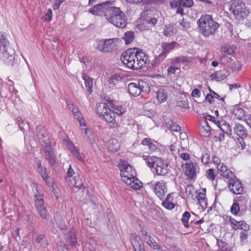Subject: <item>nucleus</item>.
I'll list each match as a JSON object with an SVG mask.
<instances>
[{"instance_id": "e2e57ef3", "label": "nucleus", "mask_w": 251, "mask_h": 251, "mask_svg": "<svg viewBox=\"0 0 251 251\" xmlns=\"http://www.w3.org/2000/svg\"><path fill=\"white\" fill-rule=\"evenodd\" d=\"M63 143L67 146L69 151L75 147L73 143L68 139H64Z\"/></svg>"}, {"instance_id": "72a5a7b5", "label": "nucleus", "mask_w": 251, "mask_h": 251, "mask_svg": "<svg viewBox=\"0 0 251 251\" xmlns=\"http://www.w3.org/2000/svg\"><path fill=\"white\" fill-rule=\"evenodd\" d=\"M148 245L152 249L156 251H166L165 250H160V245L155 241L151 236H148V240L147 241Z\"/></svg>"}, {"instance_id": "338daca9", "label": "nucleus", "mask_w": 251, "mask_h": 251, "mask_svg": "<svg viewBox=\"0 0 251 251\" xmlns=\"http://www.w3.org/2000/svg\"><path fill=\"white\" fill-rule=\"evenodd\" d=\"M210 159V155L206 153L203 155L201 157V162L203 164H207L209 161Z\"/></svg>"}, {"instance_id": "423d86ee", "label": "nucleus", "mask_w": 251, "mask_h": 251, "mask_svg": "<svg viewBox=\"0 0 251 251\" xmlns=\"http://www.w3.org/2000/svg\"><path fill=\"white\" fill-rule=\"evenodd\" d=\"M217 169L221 175L224 177L228 178L229 187H235V188H243L242 184L240 180L237 178L235 174L227 169V167L223 163L218 164Z\"/></svg>"}, {"instance_id": "0e129e2a", "label": "nucleus", "mask_w": 251, "mask_h": 251, "mask_svg": "<svg viewBox=\"0 0 251 251\" xmlns=\"http://www.w3.org/2000/svg\"><path fill=\"white\" fill-rule=\"evenodd\" d=\"M58 251H69L66 245L63 242H60L57 244Z\"/></svg>"}, {"instance_id": "4d7b16f0", "label": "nucleus", "mask_w": 251, "mask_h": 251, "mask_svg": "<svg viewBox=\"0 0 251 251\" xmlns=\"http://www.w3.org/2000/svg\"><path fill=\"white\" fill-rule=\"evenodd\" d=\"M178 70H179V67H176L173 64L167 70L168 75L171 76L172 75H175L176 71Z\"/></svg>"}, {"instance_id": "6ab92c4d", "label": "nucleus", "mask_w": 251, "mask_h": 251, "mask_svg": "<svg viewBox=\"0 0 251 251\" xmlns=\"http://www.w3.org/2000/svg\"><path fill=\"white\" fill-rule=\"evenodd\" d=\"M206 189H198L196 191V198L200 206L203 209L207 207V200L206 198Z\"/></svg>"}, {"instance_id": "864d4df0", "label": "nucleus", "mask_w": 251, "mask_h": 251, "mask_svg": "<svg viewBox=\"0 0 251 251\" xmlns=\"http://www.w3.org/2000/svg\"><path fill=\"white\" fill-rule=\"evenodd\" d=\"M248 230H243L240 233V238L242 244L247 243L249 237Z\"/></svg>"}, {"instance_id": "2f4dec72", "label": "nucleus", "mask_w": 251, "mask_h": 251, "mask_svg": "<svg viewBox=\"0 0 251 251\" xmlns=\"http://www.w3.org/2000/svg\"><path fill=\"white\" fill-rule=\"evenodd\" d=\"M231 69L232 71H238L241 69V65L236 60L231 58V61H228L227 64H224Z\"/></svg>"}, {"instance_id": "4468645a", "label": "nucleus", "mask_w": 251, "mask_h": 251, "mask_svg": "<svg viewBox=\"0 0 251 251\" xmlns=\"http://www.w3.org/2000/svg\"><path fill=\"white\" fill-rule=\"evenodd\" d=\"M109 1H106L100 4H98L90 8L89 12L94 15L102 16L105 17L106 11L108 10V8H109Z\"/></svg>"}, {"instance_id": "393cba45", "label": "nucleus", "mask_w": 251, "mask_h": 251, "mask_svg": "<svg viewBox=\"0 0 251 251\" xmlns=\"http://www.w3.org/2000/svg\"><path fill=\"white\" fill-rule=\"evenodd\" d=\"M128 90L132 96L134 97L139 96L142 90L140 82L129 83L128 85Z\"/></svg>"}, {"instance_id": "4c0bfd02", "label": "nucleus", "mask_w": 251, "mask_h": 251, "mask_svg": "<svg viewBox=\"0 0 251 251\" xmlns=\"http://www.w3.org/2000/svg\"><path fill=\"white\" fill-rule=\"evenodd\" d=\"M159 159V158L153 156H147L146 158H144L146 164L153 169L155 167L157 161H158Z\"/></svg>"}, {"instance_id": "774afa93", "label": "nucleus", "mask_w": 251, "mask_h": 251, "mask_svg": "<svg viewBox=\"0 0 251 251\" xmlns=\"http://www.w3.org/2000/svg\"><path fill=\"white\" fill-rule=\"evenodd\" d=\"M184 3V7H191L194 4L193 0H183Z\"/></svg>"}, {"instance_id": "f3484780", "label": "nucleus", "mask_w": 251, "mask_h": 251, "mask_svg": "<svg viewBox=\"0 0 251 251\" xmlns=\"http://www.w3.org/2000/svg\"><path fill=\"white\" fill-rule=\"evenodd\" d=\"M65 179L68 186L70 188L74 187H75V188H85L87 187L81 182V180L78 176H75L74 177L66 178Z\"/></svg>"}, {"instance_id": "c03bdc74", "label": "nucleus", "mask_w": 251, "mask_h": 251, "mask_svg": "<svg viewBox=\"0 0 251 251\" xmlns=\"http://www.w3.org/2000/svg\"><path fill=\"white\" fill-rule=\"evenodd\" d=\"M213 75H214L217 81H220L225 79L227 75L226 70H222L216 72Z\"/></svg>"}, {"instance_id": "69168bd1", "label": "nucleus", "mask_w": 251, "mask_h": 251, "mask_svg": "<svg viewBox=\"0 0 251 251\" xmlns=\"http://www.w3.org/2000/svg\"><path fill=\"white\" fill-rule=\"evenodd\" d=\"M72 112L75 119L78 120L79 118L81 116V114L80 111L78 110L77 108L73 107L72 109H71Z\"/></svg>"}, {"instance_id": "a18cd8bd", "label": "nucleus", "mask_w": 251, "mask_h": 251, "mask_svg": "<svg viewBox=\"0 0 251 251\" xmlns=\"http://www.w3.org/2000/svg\"><path fill=\"white\" fill-rule=\"evenodd\" d=\"M119 148L118 141L115 139L109 141L108 150L111 151H117Z\"/></svg>"}, {"instance_id": "4be33fe9", "label": "nucleus", "mask_w": 251, "mask_h": 251, "mask_svg": "<svg viewBox=\"0 0 251 251\" xmlns=\"http://www.w3.org/2000/svg\"><path fill=\"white\" fill-rule=\"evenodd\" d=\"M130 238L134 251H138L139 250L144 248V244L142 241L137 234L135 233H132L130 236Z\"/></svg>"}, {"instance_id": "1a4fd4ad", "label": "nucleus", "mask_w": 251, "mask_h": 251, "mask_svg": "<svg viewBox=\"0 0 251 251\" xmlns=\"http://www.w3.org/2000/svg\"><path fill=\"white\" fill-rule=\"evenodd\" d=\"M35 205L38 213L43 219H46L48 216L47 210L44 205L43 195L40 194L37 190V194L35 195Z\"/></svg>"}, {"instance_id": "c85d7f7f", "label": "nucleus", "mask_w": 251, "mask_h": 251, "mask_svg": "<svg viewBox=\"0 0 251 251\" xmlns=\"http://www.w3.org/2000/svg\"><path fill=\"white\" fill-rule=\"evenodd\" d=\"M200 132L202 136L208 137L211 135V127L208 123L204 121L201 124Z\"/></svg>"}, {"instance_id": "b1692460", "label": "nucleus", "mask_w": 251, "mask_h": 251, "mask_svg": "<svg viewBox=\"0 0 251 251\" xmlns=\"http://www.w3.org/2000/svg\"><path fill=\"white\" fill-rule=\"evenodd\" d=\"M141 144L143 146H148L149 149L151 151H155L158 149L159 145V143L157 141L149 138L143 139L141 142Z\"/></svg>"}, {"instance_id": "7c9ffc66", "label": "nucleus", "mask_w": 251, "mask_h": 251, "mask_svg": "<svg viewBox=\"0 0 251 251\" xmlns=\"http://www.w3.org/2000/svg\"><path fill=\"white\" fill-rule=\"evenodd\" d=\"M171 6L172 8H177V12L180 14H183V7L184 3L183 0H173L171 2Z\"/></svg>"}, {"instance_id": "c9c22d12", "label": "nucleus", "mask_w": 251, "mask_h": 251, "mask_svg": "<svg viewBox=\"0 0 251 251\" xmlns=\"http://www.w3.org/2000/svg\"><path fill=\"white\" fill-rule=\"evenodd\" d=\"M38 171L39 173H40L41 176H42L43 178L44 179V180L46 181V183L48 185L49 187L51 186V183L50 182H48V176L47 173L46 171V168L42 166L41 164L40 163H38Z\"/></svg>"}, {"instance_id": "37998d69", "label": "nucleus", "mask_w": 251, "mask_h": 251, "mask_svg": "<svg viewBox=\"0 0 251 251\" xmlns=\"http://www.w3.org/2000/svg\"><path fill=\"white\" fill-rule=\"evenodd\" d=\"M82 78L85 81V86L87 89V91L91 92L93 85L92 79L84 74L82 75Z\"/></svg>"}, {"instance_id": "bb28decb", "label": "nucleus", "mask_w": 251, "mask_h": 251, "mask_svg": "<svg viewBox=\"0 0 251 251\" xmlns=\"http://www.w3.org/2000/svg\"><path fill=\"white\" fill-rule=\"evenodd\" d=\"M216 125L224 133L229 135H231L232 129L231 126L225 120L218 121L216 123Z\"/></svg>"}, {"instance_id": "39448f33", "label": "nucleus", "mask_w": 251, "mask_h": 251, "mask_svg": "<svg viewBox=\"0 0 251 251\" xmlns=\"http://www.w3.org/2000/svg\"><path fill=\"white\" fill-rule=\"evenodd\" d=\"M119 38L100 39L96 41V49L102 53H109L116 50L119 43Z\"/></svg>"}, {"instance_id": "58836bf2", "label": "nucleus", "mask_w": 251, "mask_h": 251, "mask_svg": "<svg viewBox=\"0 0 251 251\" xmlns=\"http://www.w3.org/2000/svg\"><path fill=\"white\" fill-rule=\"evenodd\" d=\"M9 43L4 34L0 33V51L9 47Z\"/></svg>"}, {"instance_id": "a878e982", "label": "nucleus", "mask_w": 251, "mask_h": 251, "mask_svg": "<svg viewBox=\"0 0 251 251\" xmlns=\"http://www.w3.org/2000/svg\"><path fill=\"white\" fill-rule=\"evenodd\" d=\"M66 241L72 247H75L77 243V239L76 238V233L74 229L71 230L66 235Z\"/></svg>"}, {"instance_id": "a211bd4d", "label": "nucleus", "mask_w": 251, "mask_h": 251, "mask_svg": "<svg viewBox=\"0 0 251 251\" xmlns=\"http://www.w3.org/2000/svg\"><path fill=\"white\" fill-rule=\"evenodd\" d=\"M229 223L231 228L233 230L242 229L243 230H249L250 226L244 221L237 222L234 219L231 217L229 218Z\"/></svg>"}, {"instance_id": "49530a36", "label": "nucleus", "mask_w": 251, "mask_h": 251, "mask_svg": "<svg viewBox=\"0 0 251 251\" xmlns=\"http://www.w3.org/2000/svg\"><path fill=\"white\" fill-rule=\"evenodd\" d=\"M124 40L125 41V43L126 45L129 44L130 43H131L134 38V33L132 31H127L126 32L123 38Z\"/></svg>"}, {"instance_id": "3c124183", "label": "nucleus", "mask_w": 251, "mask_h": 251, "mask_svg": "<svg viewBox=\"0 0 251 251\" xmlns=\"http://www.w3.org/2000/svg\"><path fill=\"white\" fill-rule=\"evenodd\" d=\"M72 155L75 157L78 160L83 162L84 161V157L82 154H81L77 148L75 147L71 151H70Z\"/></svg>"}, {"instance_id": "0eeeda50", "label": "nucleus", "mask_w": 251, "mask_h": 251, "mask_svg": "<svg viewBox=\"0 0 251 251\" xmlns=\"http://www.w3.org/2000/svg\"><path fill=\"white\" fill-rule=\"evenodd\" d=\"M229 10L238 20H242L246 18L250 13L245 4L240 0L231 1Z\"/></svg>"}, {"instance_id": "9b49d317", "label": "nucleus", "mask_w": 251, "mask_h": 251, "mask_svg": "<svg viewBox=\"0 0 251 251\" xmlns=\"http://www.w3.org/2000/svg\"><path fill=\"white\" fill-rule=\"evenodd\" d=\"M177 43L175 42L171 43L163 42L162 43L161 47L162 48V52L155 57V62L160 63L163 61L166 57L167 54L172 50H173Z\"/></svg>"}, {"instance_id": "2eb2a0df", "label": "nucleus", "mask_w": 251, "mask_h": 251, "mask_svg": "<svg viewBox=\"0 0 251 251\" xmlns=\"http://www.w3.org/2000/svg\"><path fill=\"white\" fill-rule=\"evenodd\" d=\"M135 59L133 60L134 64L136 65L135 66V68L132 66H129V68L133 70H138L141 69L144 67L148 62L149 57L144 52L141 50L136 56Z\"/></svg>"}, {"instance_id": "aec40b11", "label": "nucleus", "mask_w": 251, "mask_h": 251, "mask_svg": "<svg viewBox=\"0 0 251 251\" xmlns=\"http://www.w3.org/2000/svg\"><path fill=\"white\" fill-rule=\"evenodd\" d=\"M168 164L165 163L164 160L159 158L153 169L157 175H165L168 173Z\"/></svg>"}, {"instance_id": "8fccbe9b", "label": "nucleus", "mask_w": 251, "mask_h": 251, "mask_svg": "<svg viewBox=\"0 0 251 251\" xmlns=\"http://www.w3.org/2000/svg\"><path fill=\"white\" fill-rule=\"evenodd\" d=\"M187 62H188V59L186 57L184 56H180L171 59V63L174 65L181 63H185Z\"/></svg>"}, {"instance_id": "bf43d9fd", "label": "nucleus", "mask_w": 251, "mask_h": 251, "mask_svg": "<svg viewBox=\"0 0 251 251\" xmlns=\"http://www.w3.org/2000/svg\"><path fill=\"white\" fill-rule=\"evenodd\" d=\"M66 0H52V8L54 10L59 9L60 5L64 2Z\"/></svg>"}, {"instance_id": "ea45409f", "label": "nucleus", "mask_w": 251, "mask_h": 251, "mask_svg": "<svg viewBox=\"0 0 251 251\" xmlns=\"http://www.w3.org/2000/svg\"><path fill=\"white\" fill-rule=\"evenodd\" d=\"M232 112L238 120H242L245 117V113L243 109L238 106H236L234 107Z\"/></svg>"}, {"instance_id": "f03ea898", "label": "nucleus", "mask_w": 251, "mask_h": 251, "mask_svg": "<svg viewBox=\"0 0 251 251\" xmlns=\"http://www.w3.org/2000/svg\"><path fill=\"white\" fill-rule=\"evenodd\" d=\"M198 25L200 33L206 37L214 35L219 27V24L213 20L212 16L207 14L201 16Z\"/></svg>"}, {"instance_id": "09e8293b", "label": "nucleus", "mask_w": 251, "mask_h": 251, "mask_svg": "<svg viewBox=\"0 0 251 251\" xmlns=\"http://www.w3.org/2000/svg\"><path fill=\"white\" fill-rule=\"evenodd\" d=\"M166 126L172 131L177 132L181 129L180 127L178 125H176L174 121L171 120L166 124Z\"/></svg>"}, {"instance_id": "13d9d810", "label": "nucleus", "mask_w": 251, "mask_h": 251, "mask_svg": "<svg viewBox=\"0 0 251 251\" xmlns=\"http://www.w3.org/2000/svg\"><path fill=\"white\" fill-rule=\"evenodd\" d=\"M206 176L210 180H213L215 178V175L214 173V170L213 169H208L206 173Z\"/></svg>"}, {"instance_id": "5701e85b", "label": "nucleus", "mask_w": 251, "mask_h": 251, "mask_svg": "<svg viewBox=\"0 0 251 251\" xmlns=\"http://www.w3.org/2000/svg\"><path fill=\"white\" fill-rule=\"evenodd\" d=\"M108 103L109 104L111 107L113 109L115 114L121 116L124 114L126 111V107L121 105L119 104L116 103L113 100H107Z\"/></svg>"}, {"instance_id": "9d476101", "label": "nucleus", "mask_w": 251, "mask_h": 251, "mask_svg": "<svg viewBox=\"0 0 251 251\" xmlns=\"http://www.w3.org/2000/svg\"><path fill=\"white\" fill-rule=\"evenodd\" d=\"M182 168L186 176L191 179L196 177L197 174L199 172V168L195 162L187 161L182 164Z\"/></svg>"}, {"instance_id": "e433bc0d", "label": "nucleus", "mask_w": 251, "mask_h": 251, "mask_svg": "<svg viewBox=\"0 0 251 251\" xmlns=\"http://www.w3.org/2000/svg\"><path fill=\"white\" fill-rule=\"evenodd\" d=\"M109 109L107 105L105 103H99L96 106V112L99 114L100 116H102Z\"/></svg>"}, {"instance_id": "a19ab883", "label": "nucleus", "mask_w": 251, "mask_h": 251, "mask_svg": "<svg viewBox=\"0 0 251 251\" xmlns=\"http://www.w3.org/2000/svg\"><path fill=\"white\" fill-rule=\"evenodd\" d=\"M167 95L163 89H159L156 93V98L159 103L164 102L167 99Z\"/></svg>"}, {"instance_id": "6e6d98bb", "label": "nucleus", "mask_w": 251, "mask_h": 251, "mask_svg": "<svg viewBox=\"0 0 251 251\" xmlns=\"http://www.w3.org/2000/svg\"><path fill=\"white\" fill-rule=\"evenodd\" d=\"M164 189H153L155 195L160 199L162 200L165 195L166 192L164 191Z\"/></svg>"}, {"instance_id": "de8ad7c7", "label": "nucleus", "mask_w": 251, "mask_h": 251, "mask_svg": "<svg viewBox=\"0 0 251 251\" xmlns=\"http://www.w3.org/2000/svg\"><path fill=\"white\" fill-rule=\"evenodd\" d=\"M218 244L221 251H230L229 245L221 239H217Z\"/></svg>"}, {"instance_id": "dca6fc26", "label": "nucleus", "mask_w": 251, "mask_h": 251, "mask_svg": "<svg viewBox=\"0 0 251 251\" xmlns=\"http://www.w3.org/2000/svg\"><path fill=\"white\" fill-rule=\"evenodd\" d=\"M233 129L234 133L241 138V141L240 143L241 144L242 148L244 149L245 147V144L243 139L247 137L248 132L247 130L242 125L240 124H235Z\"/></svg>"}, {"instance_id": "5fc2aeb1", "label": "nucleus", "mask_w": 251, "mask_h": 251, "mask_svg": "<svg viewBox=\"0 0 251 251\" xmlns=\"http://www.w3.org/2000/svg\"><path fill=\"white\" fill-rule=\"evenodd\" d=\"M174 32L171 25L166 26L164 29V34L167 37H171L174 35Z\"/></svg>"}, {"instance_id": "f257e3e1", "label": "nucleus", "mask_w": 251, "mask_h": 251, "mask_svg": "<svg viewBox=\"0 0 251 251\" xmlns=\"http://www.w3.org/2000/svg\"><path fill=\"white\" fill-rule=\"evenodd\" d=\"M122 181L130 188H141L143 183L135 177V170L129 164L125 163L119 165Z\"/></svg>"}, {"instance_id": "79ce46f5", "label": "nucleus", "mask_w": 251, "mask_h": 251, "mask_svg": "<svg viewBox=\"0 0 251 251\" xmlns=\"http://www.w3.org/2000/svg\"><path fill=\"white\" fill-rule=\"evenodd\" d=\"M171 195V194H168L165 200L162 202L163 206L169 210L173 209L175 207V204L170 201Z\"/></svg>"}, {"instance_id": "603ef678", "label": "nucleus", "mask_w": 251, "mask_h": 251, "mask_svg": "<svg viewBox=\"0 0 251 251\" xmlns=\"http://www.w3.org/2000/svg\"><path fill=\"white\" fill-rule=\"evenodd\" d=\"M190 217V214L189 212L186 211L185 212L182 217L181 221L186 228H188L189 227V225L188 224V221Z\"/></svg>"}, {"instance_id": "f704fd0d", "label": "nucleus", "mask_w": 251, "mask_h": 251, "mask_svg": "<svg viewBox=\"0 0 251 251\" xmlns=\"http://www.w3.org/2000/svg\"><path fill=\"white\" fill-rule=\"evenodd\" d=\"M35 241L39 246L43 249L46 248L49 243L46 237L43 234L38 235L35 239Z\"/></svg>"}, {"instance_id": "7ed1b4c3", "label": "nucleus", "mask_w": 251, "mask_h": 251, "mask_svg": "<svg viewBox=\"0 0 251 251\" xmlns=\"http://www.w3.org/2000/svg\"><path fill=\"white\" fill-rule=\"evenodd\" d=\"M105 19L111 24L119 28H124L127 24L125 14L117 7L110 6L105 14Z\"/></svg>"}, {"instance_id": "20e7f679", "label": "nucleus", "mask_w": 251, "mask_h": 251, "mask_svg": "<svg viewBox=\"0 0 251 251\" xmlns=\"http://www.w3.org/2000/svg\"><path fill=\"white\" fill-rule=\"evenodd\" d=\"M158 12L155 10L147 9L141 14L142 22L137 25V28L142 31L148 30L157 23Z\"/></svg>"}, {"instance_id": "680f3d73", "label": "nucleus", "mask_w": 251, "mask_h": 251, "mask_svg": "<svg viewBox=\"0 0 251 251\" xmlns=\"http://www.w3.org/2000/svg\"><path fill=\"white\" fill-rule=\"evenodd\" d=\"M239 209V204L237 203H234L231 207L230 211L233 214L236 215Z\"/></svg>"}, {"instance_id": "c756f323", "label": "nucleus", "mask_w": 251, "mask_h": 251, "mask_svg": "<svg viewBox=\"0 0 251 251\" xmlns=\"http://www.w3.org/2000/svg\"><path fill=\"white\" fill-rule=\"evenodd\" d=\"M109 82V83L114 85L122 86V85H125L124 78L120 75L116 74L113 75L111 77Z\"/></svg>"}, {"instance_id": "412c9836", "label": "nucleus", "mask_w": 251, "mask_h": 251, "mask_svg": "<svg viewBox=\"0 0 251 251\" xmlns=\"http://www.w3.org/2000/svg\"><path fill=\"white\" fill-rule=\"evenodd\" d=\"M235 51V47L232 46H226L222 48V52L223 55L221 58L222 62L223 64H227L228 61H231L230 57H229L227 55H231Z\"/></svg>"}, {"instance_id": "6e6552de", "label": "nucleus", "mask_w": 251, "mask_h": 251, "mask_svg": "<svg viewBox=\"0 0 251 251\" xmlns=\"http://www.w3.org/2000/svg\"><path fill=\"white\" fill-rule=\"evenodd\" d=\"M140 50L136 48H130L127 50L121 56V60L122 62L127 66V67L132 66L135 68L134 59H135L136 56Z\"/></svg>"}, {"instance_id": "ddd939ff", "label": "nucleus", "mask_w": 251, "mask_h": 251, "mask_svg": "<svg viewBox=\"0 0 251 251\" xmlns=\"http://www.w3.org/2000/svg\"><path fill=\"white\" fill-rule=\"evenodd\" d=\"M15 51L10 47L0 51V57L8 65L14 66Z\"/></svg>"}, {"instance_id": "052dcab7", "label": "nucleus", "mask_w": 251, "mask_h": 251, "mask_svg": "<svg viewBox=\"0 0 251 251\" xmlns=\"http://www.w3.org/2000/svg\"><path fill=\"white\" fill-rule=\"evenodd\" d=\"M52 10L50 9H48L47 13L43 17V19L45 21L50 22L52 18Z\"/></svg>"}, {"instance_id": "cd10ccee", "label": "nucleus", "mask_w": 251, "mask_h": 251, "mask_svg": "<svg viewBox=\"0 0 251 251\" xmlns=\"http://www.w3.org/2000/svg\"><path fill=\"white\" fill-rule=\"evenodd\" d=\"M103 119L108 123L114 125L115 123V114L114 111L110 108L102 116Z\"/></svg>"}, {"instance_id": "f8f14e48", "label": "nucleus", "mask_w": 251, "mask_h": 251, "mask_svg": "<svg viewBox=\"0 0 251 251\" xmlns=\"http://www.w3.org/2000/svg\"><path fill=\"white\" fill-rule=\"evenodd\" d=\"M42 145L46 155V159L48 161L50 165L54 166L56 162V157L50 142H44Z\"/></svg>"}, {"instance_id": "473e14b6", "label": "nucleus", "mask_w": 251, "mask_h": 251, "mask_svg": "<svg viewBox=\"0 0 251 251\" xmlns=\"http://www.w3.org/2000/svg\"><path fill=\"white\" fill-rule=\"evenodd\" d=\"M144 185L146 187H152V188H162L163 187L166 188L167 187L166 183L163 180L156 182L151 181L145 184Z\"/></svg>"}]
</instances>
